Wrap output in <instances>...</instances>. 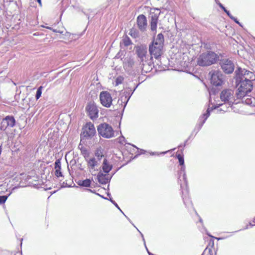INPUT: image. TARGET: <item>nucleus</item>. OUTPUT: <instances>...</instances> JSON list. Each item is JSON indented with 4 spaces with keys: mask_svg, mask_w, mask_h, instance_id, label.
Here are the masks:
<instances>
[{
    "mask_svg": "<svg viewBox=\"0 0 255 255\" xmlns=\"http://www.w3.org/2000/svg\"><path fill=\"white\" fill-rule=\"evenodd\" d=\"M164 38L162 33L157 35L156 38L154 39L152 42L149 45V51L151 55L150 60H152L153 57L158 59L164 52Z\"/></svg>",
    "mask_w": 255,
    "mask_h": 255,
    "instance_id": "nucleus-1",
    "label": "nucleus"
},
{
    "mask_svg": "<svg viewBox=\"0 0 255 255\" xmlns=\"http://www.w3.org/2000/svg\"><path fill=\"white\" fill-rule=\"evenodd\" d=\"M219 59L217 54L207 51L200 54L197 59V64L200 66H208L215 63Z\"/></svg>",
    "mask_w": 255,
    "mask_h": 255,
    "instance_id": "nucleus-2",
    "label": "nucleus"
},
{
    "mask_svg": "<svg viewBox=\"0 0 255 255\" xmlns=\"http://www.w3.org/2000/svg\"><path fill=\"white\" fill-rule=\"evenodd\" d=\"M237 81L239 82V84L236 95L238 98L241 99L251 92L253 89V83L250 81H245L241 79H237Z\"/></svg>",
    "mask_w": 255,
    "mask_h": 255,
    "instance_id": "nucleus-3",
    "label": "nucleus"
},
{
    "mask_svg": "<svg viewBox=\"0 0 255 255\" xmlns=\"http://www.w3.org/2000/svg\"><path fill=\"white\" fill-rule=\"evenodd\" d=\"M99 134L106 138H110L114 136L115 131L110 125L104 123L100 124L97 127Z\"/></svg>",
    "mask_w": 255,
    "mask_h": 255,
    "instance_id": "nucleus-4",
    "label": "nucleus"
},
{
    "mask_svg": "<svg viewBox=\"0 0 255 255\" xmlns=\"http://www.w3.org/2000/svg\"><path fill=\"white\" fill-rule=\"evenodd\" d=\"M136 53L138 57L140 59V64L143 68L146 65H151L152 60L147 62L146 58L147 56V47L144 45H140L136 47Z\"/></svg>",
    "mask_w": 255,
    "mask_h": 255,
    "instance_id": "nucleus-5",
    "label": "nucleus"
},
{
    "mask_svg": "<svg viewBox=\"0 0 255 255\" xmlns=\"http://www.w3.org/2000/svg\"><path fill=\"white\" fill-rule=\"evenodd\" d=\"M237 79H241L244 81H250L253 83L255 80V74L245 69L238 68L236 71Z\"/></svg>",
    "mask_w": 255,
    "mask_h": 255,
    "instance_id": "nucleus-6",
    "label": "nucleus"
},
{
    "mask_svg": "<svg viewBox=\"0 0 255 255\" xmlns=\"http://www.w3.org/2000/svg\"><path fill=\"white\" fill-rule=\"evenodd\" d=\"M96 133L94 125L91 122L87 123L82 128L81 138L82 139H89L94 136Z\"/></svg>",
    "mask_w": 255,
    "mask_h": 255,
    "instance_id": "nucleus-7",
    "label": "nucleus"
},
{
    "mask_svg": "<svg viewBox=\"0 0 255 255\" xmlns=\"http://www.w3.org/2000/svg\"><path fill=\"white\" fill-rule=\"evenodd\" d=\"M220 99L230 106L234 101V92L232 89H224L220 93Z\"/></svg>",
    "mask_w": 255,
    "mask_h": 255,
    "instance_id": "nucleus-8",
    "label": "nucleus"
},
{
    "mask_svg": "<svg viewBox=\"0 0 255 255\" xmlns=\"http://www.w3.org/2000/svg\"><path fill=\"white\" fill-rule=\"evenodd\" d=\"M209 74L211 75V83L215 86L222 85L223 83V75L221 71L212 70Z\"/></svg>",
    "mask_w": 255,
    "mask_h": 255,
    "instance_id": "nucleus-9",
    "label": "nucleus"
},
{
    "mask_svg": "<svg viewBox=\"0 0 255 255\" xmlns=\"http://www.w3.org/2000/svg\"><path fill=\"white\" fill-rule=\"evenodd\" d=\"M101 104L105 107L110 108L112 104L113 99L111 95L107 91H102L100 94Z\"/></svg>",
    "mask_w": 255,
    "mask_h": 255,
    "instance_id": "nucleus-10",
    "label": "nucleus"
},
{
    "mask_svg": "<svg viewBox=\"0 0 255 255\" xmlns=\"http://www.w3.org/2000/svg\"><path fill=\"white\" fill-rule=\"evenodd\" d=\"M87 113L91 120H96L98 117L99 110L94 103H89L86 108Z\"/></svg>",
    "mask_w": 255,
    "mask_h": 255,
    "instance_id": "nucleus-11",
    "label": "nucleus"
},
{
    "mask_svg": "<svg viewBox=\"0 0 255 255\" xmlns=\"http://www.w3.org/2000/svg\"><path fill=\"white\" fill-rule=\"evenodd\" d=\"M220 64L222 70L227 74L232 73L234 70L235 66L231 60L224 59L220 62Z\"/></svg>",
    "mask_w": 255,
    "mask_h": 255,
    "instance_id": "nucleus-12",
    "label": "nucleus"
},
{
    "mask_svg": "<svg viewBox=\"0 0 255 255\" xmlns=\"http://www.w3.org/2000/svg\"><path fill=\"white\" fill-rule=\"evenodd\" d=\"M15 120L12 116H6L1 123V129L5 130L7 128H12L15 126Z\"/></svg>",
    "mask_w": 255,
    "mask_h": 255,
    "instance_id": "nucleus-13",
    "label": "nucleus"
},
{
    "mask_svg": "<svg viewBox=\"0 0 255 255\" xmlns=\"http://www.w3.org/2000/svg\"><path fill=\"white\" fill-rule=\"evenodd\" d=\"M160 12L155 13V12L150 13V28L153 31H155L157 28V24Z\"/></svg>",
    "mask_w": 255,
    "mask_h": 255,
    "instance_id": "nucleus-14",
    "label": "nucleus"
},
{
    "mask_svg": "<svg viewBox=\"0 0 255 255\" xmlns=\"http://www.w3.org/2000/svg\"><path fill=\"white\" fill-rule=\"evenodd\" d=\"M136 22L138 28L141 31H145L147 27V20L145 16L143 14L138 15L137 17Z\"/></svg>",
    "mask_w": 255,
    "mask_h": 255,
    "instance_id": "nucleus-15",
    "label": "nucleus"
},
{
    "mask_svg": "<svg viewBox=\"0 0 255 255\" xmlns=\"http://www.w3.org/2000/svg\"><path fill=\"white\" fill-rule=\"evenodd\" d=\"M98 182L102 184H106L108 183L110 180L109 176L107 174H104L100 172L97 176Z\"/></svg>",
    "mask_w": 255,
    "mask_h": 255,
    "instance_id": "nucleus-16",
    "label": "nucleus"
},
{
    "mask_svg": "<svg viewBox=\"0 0 255 255\" xmlns=\"http://www.w3.org/2000/svg\"><path fill=\"white\" fill-rule=\"evenodd\" d=\"M242 98H243V102H244L246 104L252 106H255V98L254 97L246 96V95H245Z\"/></svg>",
    "mask_w": 255,
    "mask_h": 255,
    "instance_id": "nucleus-17",
    "label": "nucleus"
},
{
    "mask_svg": "<svg viewBox=\"0 0 255 255\" xmlns=\"http://www.w3.org/2000/svg\"><path fill=\"white\" fill-rule=\"evenodd\" d=\"M112 168V165L108 160L105 158L102 165V169L104 172L109 173Z\"/></svg>",
    "mask_w": 255,
    "mask_h": 255,
    "instance_id": "nucleus-18",
    "label": "nucleus"
},
{
    "mask_svg": "<svg viewBox=\"0 0 255 255\" xmlns=\"http://www.w3.org/2000/svg\"><path fill=\"white\" fill-rule=\"evenodd\" d=\"M55 175L57 177H59L60 176H62V174L61 172V162L59 160H56L55 162Z\"/></svg>",
    "mask_w": 255,
    "mask_h": 255,
    "instance_id": "nucleus-19",
    "label": "nucleus"
},
{
    "mask_svg": "<svg viewBox=\"0 0 255 255\" xmlns=\"http://www.w3.org/2000/svg\"><path fill=\"white\" fill-rule=\"evenodd\" d=\"M86 161L87 162L88 167L89 168L91 172V170H94L95 167L97 165V161L94 157L88 159V161Z\"/></svg>",
    "mask_w": 255,
    "mask_h": 255,
    "instance_id": "nucleus-20",
    "label": "nucleus"
},
{
    "mask_svg": "<svg viewBox=\"0 0 255 255\" xmlns=\"http://www.w3.org/2000/svg\"><path fill=\"white\" fill-rule=\"evenodd\" d=\"M210 111L209 110V109H208L206 113L204 114L203 116L200 117L199 118V123H201L200 127H202V125L204 124V123L205 122V121L207 120L208 117L210 115Z\"/></svg>",
    "mask_w": 255,
    "mask_h": 255,
    "instance_id": "nucleus-21",
    "label": "nucleus"
},
{
    "mask_svg": "<svg viewBox=\"0 0 255 255\" xmlns=\"http://www.w3.org/2000/svg\"><path fill=\"white\" fill-rule=\"evenodd\" d=\"M91 181L89 179H87L85 180L79 181L78 185L81 186L88 187L90 186Z\"/></svg>",
    "mask_w": 255,
    "mask_h": 255,
    "instance_id": "nucleus-22",
    "label": "nucleus"
},
{
    "mask_svg": "<svg viewBox=\"0 0 255 255\" xmlns=\"http://www.w3.org/2000/svg\"><path fill=\"white\" fill-rule=\"evenodd\" d=\"M129 34L133 38H136L139 36L138 30L134 28L130 29Z\"/></svg>",
    "mask_w": 255,
    "mask_h": 255,
    "instance_id": "nucleus-23",
    "label": "nucleus"
},
{
    "mask_svg": "<svg viewBox=\"0 0 255 255\" xmlns=\"http://www.w3.org/2000/svg\"><path fill=\"white\" fill-rule=\"evenodd\" d=\"M219 6L228 14V15L231 18V19H235V17L231 15V14L230 13L229 11L227 10L226 8L221 3H218Z\"/></svg>",
    "mask_w": 255,
    "mask_h": 255,
    "instance_id": "nucleus-24",
    "label": "nucleus"
},
{
    "mask_svg": "<svg viewBox=\"0 0 255 255\" xmlns=\"http://www.w3.org/2000/svg\"><path fill=\"white\" fill-rule=\"evenodd\" d=\"M42 89H43L42 86H40L38 88L37 92H36V96H35V98H36V100H38L41 97Z\"/></svg>",
    "mask_w": 255,
    "mask_h": 255,
    "instance_id": "nucleus-25",
    "label": "nucleus"
},
{
    "mask_svg": "<svg viewBox=\"0 0 255 255\" xmlns=\"http://www.w3.org/2000/svg\"><path fill=\"white\" fill-rule=\"evenodd\" d=\"M181 169H180V172H181V173H183V179L185 181V183L186 184V174H185V166L184 165V164L183 165H181Z\"/></svg>",
    "mask_w": 255,
    "mask_h": 255,
    "instance_id": "nucleus-26",
    "label": "nucleus"
},
{
    "mask_svg": "<svg viewBox=\"0 0 255 255\" xmlns=\"http://www.w3.org/2000/svg\"><path fill=\"white\" fill-rule=\"evenodd\" d=\"M177 158H178V159L179 160L180 165H183L184 164V160L183 156L182 155H181L180 154H178L177 155Z\"/></svg>",
    "mask_w": 255,
    "mask_h": 255,
    "instance_id": "nucleus-27",
    "label": "nucleus"
},
{
    "mask_svg": "<svg viewBox=\"0 0 255 255\" xmlns=\"http://www.w3.org/2000/svg\"><path fill=\"white\" fill-rule=\"evenodd\" d=\"M124 80V78L122 76H119L118 77L115 81L116 82V85L118 86L121 84L122 83L123 81Z\"/></svg>",
    "mask_w": 255,
    "mask_h": 255,
    "instance_id": "nucleus-28",
    "label": "nucleus"
},
{
    "mask_svg": "<svg viewBox=\"0 0 255 255\" xmlns=\"http://www.w3.org/2000/svg\"><path fill=\"white\" fill-rule=\"evenodd\" d=\"M81 152H82V154H83V155L84 156L85 160L86 161H88V157L89 156V153L88 152V151L87 150L84 149L81 151Z\"/></svg>",
    "mask_w": 255,
    "mask_h": 255,
    "instance_id": "nucleus-29",
    "label": "nucleus"
},
{
    "mask_svg": "<svg viewBox=\"0 0 255 255\" xmlns=\"http://www.w3.org/2000/svg\"><path fill=\"white\" fill-rule=\"evenodd\" d=\"M128 99H129V98L127 99V96H123L121 97V98L119 99L118 103H120V102H121V104H122L123 102V101H124V102H125L126 101V104L124 106V107H125L127 102H128Z\"/></svg>",
    "mask_w": 255,
    "mask_h": 255,
    "instance_id": "nucleus-30",
    "label": "nucleus"
},
{
    "mask_svg": "<svg viewBox=\"0 0 255 255\" xmlns=\"http://www.w3.org/2000/svg\"><path fill=\"white\" fill-rule=\"evenodd\" d=\"M7 197L6 196H0V204L5 203Z\"/></svg>",
    "mask_w": 255,
    "mask_h": 255,
    "instance_id": "nucleus-31",
    "label": "nucleus"
},
{
    "mask_svg": "<svg viewBox=\"0 0 255 255\" xmlns=\"http://www.w3.org/2000/svg\"><path fill=\"white\" fill-rule=\"evenodd\" d=\"M124 43L125 45L128 46L130 44V41L128 38H125L124 39Z\"/></svg>",
    "mask_w": 255,
    "mask_h": 255,
    "instance_id": "nucleus-32",
    "label": "nucleus"
},
{
    "mask_svg": "<svg viewBox=\"0 0 255 255\" xmlns=\"http://www.w3.org/2000/svg\"><path fill=\"white\" fill-rule=\"evenodd\" d=\"M111 201L115 205V206L118 208V209H119L122 212V211L121 210V209L120 208V207H119V206L118 205V204L114 201H113V200L112 199H110Z\"/></svg>",
    "mask_w": 255,
    "mask_h": 255,
    "instance_id": "nucleus-33",
    "label": "nucleus"
},
{
    "mask_svg": "<svg viewBox=\"0 0 255 255\" xmlns=\"http://www.w3.org/2000/svg\"><path fill=\"white\" fill-rule=\"evenodd\" d=\"M96 155L97 156H98V157H102L103 155L101 154V152H99V151H97L96 153Z\"/></svg>",
    "mask_w": 255,
    "mask_h": 255,
    "instance_id": "nucleus-34",
    "label": "nucleus"
},
{
    "mask_svg": "<svg viewBox=\"0 0 255 255\" xmlns=\"http://www.w3.org/2000/svg\"><path fill=\"white\" fill-rule=\"evenodd\" d=\"M52 30L54 32H56V33H63V31H60L59 30H57L56 29H53Z\"/></svg>",
    "mask_w": 255,
    "mask_h": 255,
    "instance_id": "nucleus-35",
    "label": "nucleus"
},
{
    "mask_svg": "<svg viewBox=\"0 0 255 255\" xmlns=\"http://www.w3.org/2000/svg\"><path fill=\"white\" fill-rule=\"evenodd\" d=\"M123 140L125 139V137L124 136H122V137H120V142L122 143H123Z\"/></svg>",
    "mask_w": 255,
    "mask_h": 255,
    "instance_id": "nucleus-36",
    "label": "nucleus"
},
{
    "mask_svg": "<svg viewBox=\"0 0 255 255\" xmlns=\"http://www.w3.org/2000/svg\"><path fill=\"white\" fill-rule=\"evenodd\" d=\"M41 26H42L43 27H45V28H46L47 29H50V30H52L53 29V28L50 27H46V26H43V25H42Z\"/></svg>",
    "mask_w": 255,
    "mask_h": 255,
    "instance_id": "nucleus-37",
    "label": "nucleus"
},
{
    "mask_svg": "<svg viewBox=\"0 0 255 255\" xmlns=\"http://www.w3.org/2000/svg\"><path fill=\"white\" fill-rule=\"evenodd\" d=\"M236 23L239 24V21L237 20L236 18H235V19H233Z\"/></svg>",
    "mask_w": 255,
    "mask_h": 255,
    "instance_id": "nucleus-38",
    "label": "nucleus"
},
{
    "mask_svg": "<svg viewBox=\"0 0 255 255\" xmlns=\"http://www.w3.org/2000/svg\"><path fill=\"white\" fill-rule=\"evenodd\" d=\"M236 23L239 24V21L237 20L236 18H235V19H233Z\"/></svg>",
    "mask_w": 255,
    "mask_h": 255,
    "instance_id": "nucleus-39",
    "label": "nucleus"
},
{
    "mask_svg": "<svg viewBox=\"0 0 255 255\" xmlns=\"http://www.w3.org/2000/svg\"><path fill=\"white\" fill-rule=\"evenodd\" d=\"M37 2L39 3L40 5H41V0H37Z\"/></svg>",
    "mask_w": 255,
    "mask_h": 255,
    "instance_id": "nucleus-40",
    "label": "nucleus"
},
{
    "mask_svg": "<svg viewBox=\"0 0 255 255\" xmlns=\"http://www.w3.org/2000/svg\"><path fill=\"white\" fill-rule=\"evenodd\" d=\"M88 191H89L90 192H92V193H95L93 190H92L91 189H87Z\"/></svg>",
    "mask_w": 255,
    "mask_h": 255,
    "instance_id": "nucleus-41",
    "label": "nucleus"
},
{
    "mask_svg": "<svg viewBox=\"0 0 255 255\" xmlns=\"http://www.w3.org/2000/svg\"><path fill=\"white\" fill-rule=\"evenodd\" d=\"M154 10H157V11H158L159 10V9L158 8H156V9H154Z\"/></svg>",
    "mask_w": 255,
    "mask_h": 255,
    "instance_id": "nucleus-42",
    "label": "nucleus"
},
{
    "mask_svg": "<svg viewBox=\"0 0 255 255\" xmlns=\"http://www.w3.org/2000/svg\"><path fill=\"white\" fill-rule=\"evenodd\" d=\"M97 194L98 195H99V196H101V197H103V196H101L100 194H99V193H97Z\"/></svg>",
    "mask_w": 255,
    "mask_h": 255,
    "instance_id": "nucleus-43",
    "label": "nucleus"
},
{
    "mask_svg": "<svg viewBox=\"0 0 255 255\" xmlns=\"http://www.w3.org/2000/svg\"><path fill=\"white\" fill-rule=\"evenodd\" d=\"M250 225H251L252 226H253L254 225V224H252L251 223H250Z\"/></svg>",
    "mask_w": 255,
    "mask_h": 255,
    "instance_id": "nucleus-44",
    "label": "nucleus"
},
{
    "mask_svg": "<svg viewBox=\"0 0 255 255\" xmlns=\"http://www.w3.org/2000/svg\"><path fill=\"white\" fill-rule=\"evenodd\" d=\"M148 254H149V255H151V254H150L149 252H148Z\"/></svg>",
    "mask_w": 255,
    "mask_h": 255,
    "instance_id": "nucleus-45",
    "label": "nucleus"
}]
</instances>
